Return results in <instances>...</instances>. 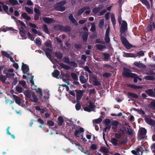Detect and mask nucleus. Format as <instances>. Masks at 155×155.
<instances>
[{
    "label": "nucleus",
    "instance_id": "nucleus-53",
    "mask_svg": "<svg viewBox=\"0 0 155 155\" xmlns=\"http://www.w3.org/2000/svg\"><path fill=\"white\" fill-rule=\"evenodd\" d=\"M123 128L124 129V130L120 129L119 131V133L121 135L123 136L124 134V132L126 131V128L125 127H124Z\"/></svg>",
    "mask_w": 155,
    "mask_h": 155
},
{
    "label": "nucleus",
    "instance_id": "nucleus-19",
    "mask_svg": "<svg viewBox=\"0 0 155 155\" xmlns=\"http://www.w3.org/2000/svg\"><path fill=\"white\" fill-rule=\"evenodd\" d=\"M145 120L146 122L150 125H154L155 124V121L150 118H146Z\"/></svg>",
    "mask_w": 155,
    "mask_h": 155
},
{
    "label": "nucleus",
    "instance_id": "nucleus-61",
    "mask_svg": "<svg viewBox=\"0 0 155 155\" xmlns=\"http://www.w3.org/2000/svg\"><path fill=\"white\" fill-rule=\"evenodd\" d=\"M10 128V127L9 126V127H8L7 129V130H6L7 131V134H9V135H10L12 138H13V139H15V136L13 134H11V133L9 132V129Z\"/></svg>",
    "mask_w": 155,
    "mask_h": 155
},
{
    "label": "nucleus",
    "instance_id": "nucleus-41",
    "mask_svg": "<svg viewBox=\"0 0 155 155\" xmlns=\"http://www.w3.org/2000/svg\"><path fill=\"white\" fill-rule=\"evenodd\" d=\"M102 121V119L100 117L98 119H94L93 120V122L94 124H99Z\"/></svg>",
    "mask_w": 155,
    "mask_h": 155
},
{
    "label": "nucleus",
    "instance_id": "nucleus-30",
    "mask_svg": "<svg viewBox=\"0 0 155 155\" xmlns=\"http://www.w3.org/2000/svg\"><path fill=\"white\" fill-rule=\"evenodd\" d=\"M63 28V25L60 24L55 25L54 26V29L57 31L61 30L62 31Z\"/></svg>",
    "mask_w": 155,
    "mask_h": 155
},
{
    "label": "nucleus",
    "instance_id": "nucleus-16",
    "mask_svg": "<svg viewBox=\"0 0 155 155\" xmlns=\"http://www.w3.org/2000/svg\"><path fill=\"white\" fill-rule=\"evenodd\" d=\"M43 21L47 24H51L53 22L54 20L52 18L45 17L43 18Z\"/></svg>",
    "mask_w": 155,
    "mask_h": 155
},
{
    "label": "nucleus",
    "instance_id": "nucleus-13",
    "mask_svg": "<svg viewBox=\"0 0 155 155\" xmlns=\"http://www.w3.org/2000/svg\"><path fill=\"white\" fill-rule=\"evenodd\" d=\"M155 28V25L154 22H153L152 24L151 22H150V24L147 26L146 28V30L148 31H152Z\"/></svg>",
    "mask_w": 155,
    "mask_h": 155
},
{
    "label": "nucleus",
    "instance_id": "nucleus-62",
    "mask_svg": "<svg viewBox=\"0 0 155 155\" xmlns=\"http://www.w3.org/2000/svg\"><path fill=\"white\" fill-rule=\"evenodd\" d=\"M16 90L19 93L22 92L23 88L22 87L19 86H16Z\"/></svg>",
    "mask_w": 155,
    "mask_h": 155
},
{
    "label": "nucleus",
    "instance_id": "nucleus-23",
    "mask_svg": "<svg viewBox=\"0 0 155 155\" xmlns=\"http://www.w3.org/2000/svg\"><path fill=\"white\" fill-rule=\"evenodd\" d=\"M51 74L53 77L58 78V77L60 74V71L58 70H54Z\"/></svg>",
    "mask_w": 155,
    "mask_h": 155
},
{
    "label": "nucleus",
    "instance_id": "nucleus-37",
    "mask_svg": "<svg viewBox=\"0 0 155 155\" xmlns=\"http://www.w3.org/2000/svg\"><path fill=\"white\" fill-rule=\"evenodd\" d=\"M24 94L26 97L31 99V94L30 91H26L24 92Z\"/></svg>",
    "mask_w": 155,
    "mask_h": 155
},
{
    "label": "nucleus",
    "instance_id": "nucleus-5",
    "mask_svg": "<svg viewBox=\"0 0 155 155\" xmlns=\"http://www.w3.org/2000/svg\"><path fill=\"white\" fill-rule=\"evenodd\" d=\"M76 128H77V130H75L74 133V135L77 137H79V136H78V135L79 134L80 132L83 133L84 132V129L79 126H77Z\"/></svg>",
    "mask_w": 155,
    "mask_h": 155
},
{
    "label": "nucleus",
    "instance_id": "nucleus-2",
    "mask_svg": "<svg viewBox=\"0 0 155 155\" xmlns=\"http://www.w3.org/2000/svg\"><path fill=\"white\" fill-rule=\"evenodd\" d=\"M131 70L130 69L124 68H123L122 75L125 78L134 77V75H135V74L131 73Z\"/></svg>",
    "mask_w": 155,
    "mask_h": 155
},
{
    "label": "nucleus",
    "instance_id": "nucleus-31",
    "mask_svg": "<svg viewBox=\"0 0 155 155\" xmlns=\"http://www.w3.org/2000/svg\"><path fill=\"white\" fill-rule=\"evenodd\" d=\"M21 17H22L24 19H26L27 21H30L31 19V18L30 17L28 16L27 13L24 12L21 15Z\"/></svg>",
    "mask_w": 155,
    "mask_h": 155
},
{
    "label": "nucleus",
    "instance_id": "nucleus-44",
    "mask_svg": "<svg viewBox=\"0 0 155 155\" xmlns=\"http://www.w3.org/2000/svg\"><path fill=\"white\" fill-rule=\"evenodd\" d=\"M71 76L74 80H78V76L75 73H72L71 74Z\"/></svg>",
    "mask_w": 155,
    "mask_h": 155
},
{
    "label": "nucleus",
    "instance_id": "nucleus-15",
    "mask_svg": "<svg viewBox=\"0 0 155 155\" xmlns=\"http://www.w3.org/2000/svg\"><path fill=\"white\" fill-rule=\"evenodd\" d=\"M68 19L75 25H78V23L75 19L73 17V15L71 14L68 16Z\"/></svg>",
    "mask_w": 155,
    "mask_h": 155
},
{
    "label": "nucleus",
    "instance_id": "nucleus-12",
    "mask_svg": "<svg viewBox=\"0 0 155 155\" xmlns=\"http://www.w3.org/2000/svg\"><path fill=\"white\" fill-rule=\"evenodd\" d=\"M63 62L67 64L70 63L71 65L74 67L77 65V63L74 61H72L70 62L69 59L67 57H65L64 58Z\"/></svg>",
    "mask_w": 155,
    "mask_h": 155
},
{
    "label": "nucleus",
    "instance_id": "nucleus-54",
    "mask_svg": "<svg viewBox=\"0 0 155 155\" xmlns=\"http://www.w3.org/2000/svg\"><path fill=\"white\" fill-rule=\"evenodd\" d=\"M112 75V74L110 73H105L102 74V76L103 77L107 78L110 77Z\"/></svg>",
    "mask_w": 155,
    "mask_h": 155
},
{
    "label": "nucleus",
    "instance_id": "nucleus-3",
    "mask_svg": "<svg viewBox=\"0 0 155 155\" xmlns=\"http://www.w3.org/2000/svg\"><path fill=\"white\" fill-rule=\"evenodd\" d=\"M65 4V3L64 1L61 2L57 4L54 7L55 10L57 11H60L61 12L64 11L65 9V7L63 6L62 5H64Z\"/></svg>",
    "mask_w": 155,
    "mask_h": 155
},
{
    "label": "nucleus",
    "instance_id": "nucleus-24",
    "mask_svg": "<svg viewBox=\"0 0 155 155\" xmlns=\"http://www.w3.org/2000/svg\"><path fill=\"white\" fill-rule=\"evenodd\" d=\"M124 53L123 56L126 57H132L135 58L137 57L136 54L130 53H126L125 52H123Z\"/></svg>",
    "mask_w": 155,
    "mask_h": 155
},
{
    "label": "nucleus",
    "instance_id": "nucleus-43",
    "mask_svg": "<svg viewBox=\"0 0 155 155\" xmlns=\"http://www.w3.org/2000/svg\"><path fill=\"white\" fill-rule=\"evenodd\" d=\"M102 54L104 57V58L105 60L109 59L110 57V54L108 53L104 52Z\"/></svg>",
    "mask_w": 155,
    "mask_h": 155
},
{
    "label": "nucleus",
    "instance_id": "nucleus-7",
    "mask_svg": "<svg viewBox=\"0 0 155 155\" xmlns=\"http://www.w3.org/2000/svg\"><path fill=\"white\" fill-rule=\"evenodd\" d=\"M134 64L136 67L141 70H143L146 67L145 65L141 63L140 61L139 62L136 61L134 63Z\"/></svg>",
    "mask_w": 155,
    "mask_h": 155
},
{
    "label": "nucleus",
    "instance_id": "nucleus-27",
    "mask_svg": "<svg viewBox=\"0 0 155 155\" xmlns=\"http://www.w3.org/2000/svg\"><path fill=\"white\" fill-rule=\"evenodd\" d=\"M143 4L145 5L147 9L150 8V5L149 2L147 0H140Z\"/></svg>",
    "mask_w": 155,
    "mask_h": 155
},
{
    "label": "nucleus",
    "instance_id": "nucleus-1",
    "mask_svg": "<svg viewBox=\"0 0 155 155\" xmlns=\"http://www.w3.org/2000/svg\"><path fill=\"white\" fill-rule=\"evenodd\" d=\"M127 29V24L125 21H123L121 24V27L120 28V39L122 44L127 49H129L133 47V45L130 44L122 35Z\"/></svg>",
    "mask_w": 155,
    "mask_h": 155
},
{
    "label": "nucleus",
    "instance_id": "nucleus-21",
    "mask_svg": "<svg viewBox=\"0 0 155 155\" xmlns=\"http://www.w3.org/2000/svg\"><path fill=\"white\" fill-rule=\"evenodd\" d=\"M71 28L69 26H63L62 31L66 32H68L71 31Z\"/></svg>",
    "mask_w": 155,
    "mask_h": 155
},
{
    "label": "nucleus",
    "instance_id": "nucleus-46",
    "mask_svg": "<svg viewBox=\"0 0 155 155\" xmlns=\"http://www.w3.org/2000/svg\"><path fill=\"white\" fill-rule=\"evenodd\" d=\"M136 56L140 57L143 56L144 55V51H140L137 52L136 53Z\"/></svg>",
    "mask_w": 155,
    "mask_h": 155
},
{
    "label": "nucleus",
    "instance_id": "nucleus-22",
    "mask_svg": "<svg viewBox=\"0 0 155 155\" xmlns=\"http://www.w3.org/2000/svg\"><path fill=\"white\" fill-rule=\"evenodd\" d=\"M99 151L104 154H107L109 152L108 149L106 147L103 146L101 147Z\"/></svg>",
    "mask_w": 155,
    "mask_h": 155
},
{
    "label": "nucleus",
    "instance_id": "nucleus-45",
    "mask_svg": "<svg viewBox=\"0 0 155 155\" xmlns=\"http://www.w3.org/2000/svg\"><path fill=\"white\" fill-rule=\"evenodd\" d=\"M58 120L59 122L58 124L60 126L62 125L64 121L63 118L61 116L59 117H58Z\"/></svg>",
    "mask_w": 155,
    "mask_h": 155
},
{
    "label": "nucleus",
    "instance_id": "nucleus-39",
    "mask_svg": "<svg viewBox=\"0 0 155 155\" xmlns=\"http://www.w3.org/2000/svg\"><path fill=\"white\" fill-rule=\"evenodd\" d=\"M60 66L62 68L66 69L67 70H69L70 67L67 65L64 64L63 63H60L59 64Z\"/></svg>",
    "mask_w": 155,
    "mask_h": 155
},
{
    "label": "nucleus",
    "instance_id": "nucleus-8",
    "mask_svg": "<svg viewBox=\"0 0 155 155\" xmlns=\"http://www.w3.org/2000/svg\"><path fill=\"white\" fill-rule=\"evenodd\" d=\"M90 7L88 6H84L80 9L78 12L76 16L79 17L86 10H89Z\"/></svg>",
    "mask_w": 155,
    "mask_h": 155
},
{
    "label": "nucleus",
    "instance_id": "nucleus-6",
    "mask_svg": "<svg viewBox=\"0 0 155 155\" xmlns=\"http://www.w3.org/2000/svg\"><path fill=\"white\" fill-rule=\"evenodd\" d=\"M104 7L103 5H99L97 7L94 8L92 10V12L95 15H96L100 11H101Z\"/></svg>",
    "mask_w": 155,
    "mask_h": 155
},
{
    "label": "nucleus",
    "instance_id": "nucleus-47",
    "mask_svg": "<svg viewBox=\"0 0 155 155\" xmlns=\"http://www.w3.org/2000/svg\"><path fill=\"white\" fill-rule=\"evenodd\" d=\"M117 139L114 138H113L111 139V143L115 146H118V144L117 142Z\"/></svg>",
    "mask_w": 155,
    "mask_h": 155
},
{
    "label": "nucleus",
    "instance_id": "nucleus-17",
    "mask_svg": "<svg viewBox=\"0 0 155 155\" xmlns=\"http://www.w3.org/2000/svg\"><path fill=\"white\" fill-rule=\"evenodd\" d=\"M21 69L24 73H25L24 72V71L27 72H28L29 70V69L28 66L26 64H25L23 63H22Z\"/></svg>",
    "mask_w": 155,
    "mask_h": 155
},
{
    "label": "nucleus",
    "instance_id": "nucleus-11",
    "mask_svg": "<svg viewBox=\"0 0 155 155\" xmlns=\"http://www.w3.org/2000/svg\"><path fill=\"white\" fill-rule=\"evenodd\" d=\"M77 92L76 94V101H79L83 95V93L82 91L81 90L77 91Z\"/></svg>",
    "mask_w": 155,
    "mask_h": 155
},
{
    "label": "nucleus",
    "instance_id": "nucleus-63",
    "mask_svg": "<svg viewBox=\"0 0 155 155\" xmlns=\"http://www.w3.org/2000/svg\"><path fill=\"white\" fill-rule=\"evenodd\" d=\"M93 84L95 86H99L101 85V82L98 81H95L93 82Z\"/></svg>",
    "mask_w": 155,
    "mask_h": 155
},
{
    "label": "nucleus",
    "instance_id": "nucleus-34",
    "mask_svg": "<svg viewBox=\"0 0 155 155\" xmlns=\"http://www.w3.org/2000/svg\"><path fill=\"white\" fill-rule=\"evenodd\" d=\"M7 79V77L5 75H4L1 74L0 76V80L3 84L5 83V81Z\"/></svg>",
    "mask_w": 155,
    "mask_h": 155
},
{
    "label": "nucleus",
    "instance_id": "nucleus-38",
    "mask_svg": "<svg viewBox=\"0 0 155 155\" xmlns=\"http://www.w3.org/2000/svg\"><path fill=\"white\" fill-rule=\"evenodd\" d=\"M97 49L98 50H101L105 49L106 47L105 46L102 45L101 44H97L96 45Z\"/></svg>",
    "mask_w": 155,
    "mask_h": 155
},
{
    "label": "nucleus",
    "instance_id": "nucleus-40",
    "mask_svg": "<svg viewBox=\"0 0 155 155\" xmlns=\"http://www.w3.org/2000/svg\"><path fill=\"white\" fill-rule=\"evenodd\" d=\"M111 22L112 23L113 27H115L116 24V21L115 20V17L114 15H112L111 16Z\"/></svg>",
    "mask_w": 155,
    "mask_h": 155
},
{
    "label": "nucleus",
    "instance_id": "nucleus-25",
    "mask_svg": "<svg viewBox=\"0 0 155 155\" xmlns=\"http://www.w3.org/2000/svg\"><path fill=\"white\" fill-rule=\"evenodd\" d=\"M79 80L81 82L82 84H84L87 81L88 79H86L84 76L83 75H81L79 77Z\"/></svg>",
    "mask_w": 155,
    "mask_h": 155
},
{
    "label": "nucleus",
    "instance_id": "nucleus-42",
    "mask_svg": "<svg viewBox=\"0 0 155 155\" xmlns=\"http://www.w3.org/2000/svg\"><path fill=\"white\" fill-rule=\"evenodd\" d=\"M77 104L75 106V108L77 110H79L81 108V104L80 103V101H77Z\"/></svg>",
    "mask_w": 155,
    "mask_h": 155
},
{
    "label": "nucleus",
    "instance_id": "nucleus-28",
    "mask_svg": "<svg viewBox=\"0 0 155 155\" xmlns=\"http://www.w3.org/2000/svg\"><path fill=\"white\" fill-rule=\"evenodd\" d=\"M88 32L84 31L82 35V39L84 42H86L88 37Z\"/></svg>",
    "mask_w": 155,
    "mask_h": 155
},
{
    "label": "nucleus",
    "instance_id": "nucleus-18",
    "mask_svg": "<svg viewBox=\"0 0 155 155\" xmlns=\"http://www.w3.org/2000/svg\"><path fill=\"white\" fill-rule=\"evenodd\" d=\"M31 95L32 96V98H33V100L31 99H29V101L31 102H34L35 103H37L38 99L35 94L34 92H32L31 93Z\"/></svg>",
    "mask_w": 155,
    "mask_h": 155
},
{
    "label": "nucleus",
    "instance_id": "nucleus-56",
    "mask_svg": "<svg viewBox=\"0 0 155 155\" xmlns=\"http://www.w3.org/2000/svg\"><path fill=\"white\" fill-rule=\"evenodd\" d=\"M74 47L77 50H80L81 49L82 47V46L80 44H75L74 45Z\"/></svg>",
    "mask_w": 155,
    "mask_h": 155
},
{
    "label": "nucleus",
    "instance_id": "nucleus-57",
    "mask_svg": "<svg viewBox=\"0 0 155 155\" xmlns=\"http://www.w3.org/2000/svg\"><path fill=\"white\" fill-rule=\"evenodd\" d=\"M15 75V74L14 73H12V74H11L9 73H6V76L7 77V78H10L11 77H13Z\"/></svg>",
    "mask_w": 155,
    "mask_h": 155
},
{
    "label": "nucleus",
    "instance_id": "nucleus-58",
    "mask_svg": "<svg viewBox=\"0 0 155 155\" xmlns=\"http://www.w3.org/2000/svg\"><path fill=\"white\" fill-rule=\"evenodd\" d=\"M103 123L105 124V125H107L110 124V120L108 119H106L104 120Z\"/></svg>",
    "mask_w": 155,
    "mask_h": 155
},
{
    "label": "nucleus",
    "instance_id": "nucleus-36",
    "mask_svg": "<svg viewBox=\"0 0 155 155\" xmlns=\"http://www.w3.org/2000/svg\"><path fill=\"white\" fill-rule=\"evenodd\" d=\"M2 7L4 11L7 14L9 15L8 7L7 5H3V4L2 5Z\"/></svg>",
    "mask_w": 155,
    "mask_h": 155
},
{
    "label": "nucleus",
    "instance_id": "nucleus-48",
    "mask_svg": "<svg viewBox=\"0 0 155 155\" xmlns=\"http://www.w3.org/2000/svg\"><path fill=\"white\" fill-rule=\"evenodd\" d=\"M25 9L28 13L32 14L33 13V10L30 8H28L27 7H25Z\"/></svg>",
    "mask_w": 155,
    "mask_h": 155
},
{
    "label": "nucleus",
    "instance_id": "nucleus-4",
    "mask_svg": "<svg viewBox=\"0 0 155 155\" xmlns=\"http://www.w3.org/2000/svg\"><path fill=\"white\" fill-rule=\"evenodd\" d=\"M19 29V34L21 37L24 39H26L27 37H26V33L27 31L25 30V28H26V27H23L22 26L20 27L18 26Z\"/></svg>",
    "mask_w": 155,
    "mask_h": 155
},
{
    "label": "nucleus",
    "instance_id": "nucleus-59",
    "mask_svg": "<svg viewBox=\"0 0 155 155\" xmlns=\"http://www.w3.org/2000/svg\"><path fill=\"white\" fill-rule=\"evenodd\" d=\"M88 107L90 108L92 110L95 108L94 105L91 102H89V104Z\"/></svg>",
    "mask_w": 155,
    "mask_h": 155
},
{
    "label": "nucleus",
    "instance_id": "nucleus-9",
    "mask_svg": "<svg viewBox=\"0 0 155 155\" xmlns=\"http://www.w3.org/2000/svg\"><path fill=\"white\" fill-rule=\"evenodd\" d=\"M146 93L150 97H155V92L152 89H150L145 91Z\"/></svg>",
    "mask_w": 155,
    "mask_h": 155
},
{
    "label": "nucleus",
    "instance_id": "nucleus-51",
    "mask_svg": "<svg viewBox=\"0 0 155 155\" xmlns=\"http://www.w3.org/2000/svg\"><path fill=\"white\" fill-rule=\"evenodd\" d=\"M28 36L29 39H30L31 41H34L35 37L33 35L31 34L30 32H28Z\"/></svg>",
    "mask_w": 155,
    "mask_h": 155
},
{
    "label": "nucleus",
    "instance_id": "nucleus-50",
    "mask_svg": "<svg viewBox=\"0 0 155 155\" xmlns=\"http://www.w3.org/2000/svg\"><path fill=\"white\" fill-rule=\"evenodd\" d=\"M45 45L48 48H51L52 45L50 40L49 41H46L45 43Z\"/></svg>",
    "mask_w": 155,
    "mask_h": 155
},
{
    "label": "nucleus",
    "instance_id": "nucleus-64",
    "mask_svg": "<svg viewBox=\"0 0 155 155\" xmlns=\"http://www.w3.org/2000/svg\"><path fill=\"white\" fill-rule=\"evenodd\" d=\"M134 77H131V78H134V81L135 83H137V82L138 79L139 78L138 77L137 75L135 74V75H134Z\"/></svg>",
    "mask_w": 155,
    "mask_h": 155
},
{
    "label": "nucleus",
    "instance_id": "nucleus-52",
    "mask_svg": "<svg viewBox=\"0 0 155 155\" xmlns=\"http://www.w3.org/2000/svg\"><path fill=\"white\" fill-rule=\"evenodd\" d=\"M1 54L2 55H4L7 58H10V55L9 54L5 51H1Z\"/></svg>",
    "mask_w": 155,
    "mask_h": 155
},
{
    "label": "nucleus",
    "instance_id": "nucleus-60",
    "mask_svg": "<svg viewBox=\"0 0 155 155\" xmlns=\"http://www.w3.org/2000/svg\"><path fill=\"white\" fill-rule=\"evenodd\" d=\"M8 2L13 5L18 4V1L16 0H8Z\"/></svg>",
    "mask_w": 155,
    "mask_h": 155
},
{
    "label": "nucleus",
    "instance_id": "nucleus-55",
    "mask_svg": "<svg viewBox=\"0 0 155 155\" xmlns=\"http://www.w3.org/2000/svg\"><path fill=\"white\" fill-rule=\"evenodd\" d=\"M111 124L114 126L117 127L119 123L116 120H113L111 122Z\"/></svg>",
    "mask_w": 155,
    "mask_h": 155
},
{
    "label": "nucleus",
    "instance_id": "nucleus-10",
    "mask_svg": "<svg viewBox=\"0 0 155 155\" xmlns=\"http://www.w3.org/2000/svg\"><path fill=\"white\" fill-rule=\"evenodd\" d=\"M12 97L15 103L18 105H20L21 103V99L19 97L15 94L12 95Z\"/></svg>",
    "mask_w": 155,
    "mask_h": 155
},
{
    "label": "nucleus",
    "instance_id": "nucleus-32",
    "mask_svg": "<svg viewBox=\"0 0 155 155\" xmlns=\"http://www.w3.org/2000/svg\"><path fill=\"white\" fill-rule=\"evenodd\" d=\"M127 95L128 97H132L134 98H137L138 97V96L134 93H132L130 92H128L127 93Z\"/></svg>",
    "mask_w": 155,
    "mask_h": 155
},
{
    "label": "nucleus",
    "instance_id": "nucleus-26",
    "mask_svg": "<svg viewBox=\"0 0 155 155\" xmlns=\"http://www.w3.org/2000/svg\"><path fill=\"white\" fill-rule=\"evenodd\" d=\"M127 87L133 88L134 89H141L142 87L141 86H136L131 84H127Z\"/></svg>",
    "mask_w": 155,
    "mask_h": 155
},
{
    "label": "nucleus",
    "instance_id": "nucleus-35",
    "mask_svg": "<svg viewBox=\"0 0 155 155\" xmlns=\"http://www.w3.org/2000/svg\"><path fill=\"white\" fill-rule=\"evenodd\" d=\"M148 106L149 107L152 109L155 110V100L151 101Z\"/></svg>",
    "mask_w": 155,
    "mask_h": 155
},
{
    "label": "nucleus",
    "instance_id": "nucleus-20",
    "mask_svg": "<svg viewBox=\"0 0 155 155\" xmlns=\"http://www.w3.org/2000/svg\"><path fill=\"white\" fill-rule=\"evenodd\" d=\"M147 133V130L144 128H142L139 131V133L140 137L143 138V137L146 135Z\"/></svg>",
    "mask_w": 155,
    "mask_h": 155
},
{
    "label": "nucleus",
    "instance_id": "nucleus-49",
    "mask_svg": "<svg viewBox=\"0 0 155 155\" xmlns=\"http://www.w3.org/2000/svg\"><path fill=\"white\" fill-rule=\"evenodd\" d=\"M30 82L32 84V89L33 90H36V87L35 85L33 80L32 79H31Z\"/></svg>",
    "mask_w": 155,
    "mask_h": 155
},
{
    "label": "nucleus",
    "instance_id": "nucleus-14",
    "mask_svg": "<svg viewBox=\"0 0 155 155\" xmlns=\"http://www.w3.org/2000/svg\"><path fill=\"white\" fill-rule=\"evenodd\" d=\"M45 52V55L48 58H51V55L49 52H51L52 50L50 48H47L45 50H43Z\"/></svg>",
    "mask_w": 155,
    "mask_h": 155
},
{
    "label": "nucleus",
    "instance_id": "nucleus-33",
    "mask_svg": "<svg viewBox=\"0 0 155 155\" xmlns=\"http://www.w3.org/2000/svg\"><path fill=\"white\" fill-rule=\"evenodd\" d=\"M55 56L59 59H61L63 57L62 53L59 52H56L54 53Z\"/></svg>",
    "mask_w": 155,
    "mask_h": 155
},
{
    "label": "nucleus",
    "instance_id": "nucleus-29",
    "mask_svg": "<svg viewBox=\"0 0 155 155\" xmlns=\"http://www.w3.org/2000/svg\"><path fill=\"white\" fill-rule=\"evenodd\" d=\"M43 31L46 33L48 34L49 32V29L48 27L46 24H43L42 27Z\"/></svg>",
    "mask_w": 155,
    "mask_h": 155
}]
</instances>
